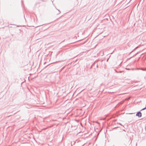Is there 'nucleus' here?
Segmentation results:
<instances>
[{
  "label": "nucleus",
  "instance_id": "nucleus-5",
  "mask_svg": "<svg viewBox=\"0 0 146 146\" xmlns=\"http://www.w3.org/2000/svg\"><path fill=\"white\" fill-rule=\"evenodd\" d=\"M58 10V13H57V14H60V11L59 10Z\"/></svg>",
  "mask_w": 146,
  "mask_h": 146
},
{
  "label": "nucleus",
  "instance_id": "nucleus-6",
  "mask_svg": "<svg viewBox=\"0 0 146 146\" xmlns=\"http://www.w3.org/2000/svg\"><path fill=\"white\" fill-rule=\"evenodd\" d=\"M146 108H145V107L144 108H143V109H142L141 110V111H142V110H145V109H146Z\"/></svg>",
  "mask_w": 146,
  "mask_h": 146
},
{
  "label": "nucleus",
  "instance_id": "nucleus-2",
  "mask_svg": "<svg viewBox=\"0 0 146 146\" xmlns=\"http://www.w3.org/2000/svg\"><path fill=\"white\" fill-rule=\"evenodd\" d=\"M139 46H137V47H136L134 49V50H133L131 52L129 53V55H130V54H131V53L133 52V51L134 50H135V49H136L137 48L139 47Z\"/></svg>",
  "mask_w": 146,
  "mask_h": 146
},
{
  "label": "nucleus",
  "instance_id": "nucleus-9",
  "mask_svg": "<svg viewBox=\"0 0 146 146\" xmlns=\"http://www.w3.org/2000/svg\"><path fill=\"white\" fill-rule=\"evenodd\" d=\"M119 124L120 125H121L120 123H119Z\"/></svg>",
  "mask_w": 146,
  "mask_h": 146
},
{
  "label": "nucleus",
  "instance_id": "nucleus-8",
  "mask_svg": "<svg viewBox=\"0 0 146 146\" xmlns=\"http://www.w3.org/2000/svg\"><path fill=\"white\" fill-rule=\"evenodd\" d=\"M11 6V4H10V5H9V6Z\"/></svg>",
  "mask_w": 146,
  "mask_h": 146
},
{
  "label": "nucleus",
  "instance_id": "nucleus-14",
  "mask_svg": "<svg viewBox=\"0 0 146 146\" xmlns=\"http://www.w3.org/2000/svg\"><path fill=\"white\" fill-rule=\"evenodd\" d=\"M121 72V71H120V72Z\"/></svg>",
  "mask_w": 146,
  "mask_h": 146
},
{
  "label": "nucleus",
  "instance_id": "nucleus-7",
  "mask_svg": "<svg viewBox=\"0 0 146 146\" xmlns=\"http://www.w3.org/2000/svg\"><path fill=\"white\" fill-rule=\"evenodd\" d=\"M139 46H143V44H142V45L139 44Z\"/></svg>",
  "mask_w": 146,
  "mask_h": 146
},
{
  "label": "nucleus",
  "instance_id": "nucleus-3",
  "mask_svg": "<svg viewBox=\"0 0 146 146\" xmlns=\"http://www.w3.org/2000/svg\"><path fill=\"white\" fill-rule=\"evenodd\" d=\"M86 42H81L80 43V45H83V44H84V43H85Z\"/></svg>",
  "mask_w": 146,
  "mask_h": 146
},
{
  "label": "nucleus",
  "instance_id": "nucleus-10",
  "mask_svg": "<svg viewBox=\"0 0 146 146\" xmlns=\"http://www.w3.org/2000/svg\"><path fill=\"white\" fill-rule=\"evenodd\" d=\"M73 46H77V45H73Z\"/></svg>",
  "mask_w": 146,
  "mask_h": 146
},
{
  "label": "nucleus",
  "instance_id": "nucleus-12",
  "mask_svg": "<svg viewBox=\"0 0 146 146\" xmlns=\"http://www.w3.org/2000/svg\"><path fill=\"white\" fill-rule=\"evenodd\" d=\"M145 108H146V106H145Z\"/></svg>",
  "mask_w": 146,
  "mask_h": 146
},
{
  "label": "nucleus",
  "instance_id": "nucleus-15",
  "mask_svg": "<svg viewBox=\"0 0 146 146\" xmlns=\"http://www.w3.org/2000/svg\"><path fill=\"white\" fill-rule=\"evenodd\" d=\"M19 27V26H17V27Z\"/></svg>",
  "mask_w": 146,
  "mask_h": 146
},
{
  "label": "nucleus",
  "instance_id": "nucleus-13",
  "mask_svg": "<svg viewBox=\"0 0 146 146\" xmlns=\"http://www.w3.org/2000/svg\"><path fill=\"white\" fill-rule=\"evenodd\" d=\"M97 44H96V45H95V46H97Z\"/></svg>",
  "mask_w": 146,
  "mask_h": 146
},
{
  "label": "nucleus",
  "instance_id": "nucleus-11",
  "mask_svg": "<svg viewBox=\"0 0 146 146\" xmlns=\"http://www.w3.org/2000/svg\"><path fill=\"white\" fill-rule=\"evenodd\" d=\"M98 65H97V66H96V67H98Z\"/></svg>",
  "mask_w": 146,
  "mask_h": 146
},
{
  "label": "nucleus",
  "instance_id": "nucleus-4",
  "mask_svg": "<svg viewBox=\"0 0 146 146\" xmlns=\"http://www.w3.org/2000/svg\"><path fill=\"white\" fill-rule=\"evenodd\" d=\"M137 54V53H136L135 55H133L132 56L130 57L129 58H128V60L131 58L132 57H133L135 56Z\"/></svg>",
  "mask_w": 146,
  "mask_h": 146
},
{
  "label": "nucleus",
  "instance_id": "nucleus-1",
  "mask_svg": "<svg viewBox=\"0 0 146 146\" xmlns=\"http://www.w3.org/2000/svg\"><path fill=\"white\" fill-rule=\"evenodd\" d=\"M136 116L139 117H141L142 116V113L140 111L137 112L136 114Z\"/></svg>",
  "mask_w": 146,
  "mask_h": 146
}]
</instances>
